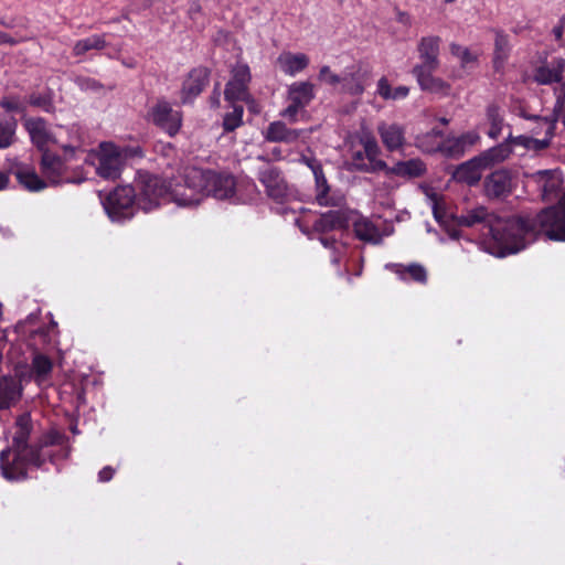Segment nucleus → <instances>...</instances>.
<instances>
[{"label":"nucleus","instance_id":"f257e3e1","mask_svg":"<svg viewBox=\"0 0 565 565\" xmlns=\"http://www.w3.org/2000/svg\"><path fill=\"white\" fill-rule=\"evenodd\" d=\"M183 184L173 191L177 204L191 206L199 204L205 196L217 200L231 198L235 192V179L227 173L186 167L182 174Z\"/></svg>","mask_w":565,"mask_h":565},{"label":"nucleus","instance_id":"f03ea898","mask_svg":"<svg viewBox=\"0 0 565 565\" xmlns=\"http://www.w3.org/2000/svg\"><path fill=\"white\" fill-rule=\"evenodd\" d=\"M31 433V422L28 415H22L17 420V429L13 436V461L9 462L10 448L0 454V468L2 476L8 480H22L28 476V467L41 468L46 460L54 461V455L45 447L34 448L28 445Z\"/></svg>","mask_w":565,"mask_h":565},{"label":"nucleus","instance_id":"7ed1b4c3","mask_svg":"<svg viewBox=\"0 0 565 565\" xmlns=\"http://www.w3.org/2000/svg\"><path fill=\"white\" fill-rule=\"evenodd\" d=\"M381 148L367 129L356 132L350 140L348 160L351 170L373 173L387 168L381 158Z\"/></svg>","mask_w":565,"mask_h":565},{"label":"nucleus","instance_id":"20e7f679","mask_svg":"<svg viewBox=\"0 0 565 565\" xmlns=\"http://www.w3.org/2000/svg\"><path fill=\"white\" fill-rule=\"evenodd\" d=\"M179 184H183L182 177L180 180L173 179L167 182V179H162L158 175L148 172H138L136 179L138 189V193H136L137 207L149 212L158 207L163 201H173L177 203L173 191Z\"/></svg>","mask_w":565,"mask_h":565},{"label":"nucleus","instance_id":"39448f33","mask_svg":"<svg viewBox=\"0 0 565 565\" xmlns=\"http://www.w3.org/2000/svg\"><path fill=\"white\" fill-rule=\"evenodd\" d=\"M511 152L512 149L509 143H500L459 164L454 172V177L459 182L469 185L477 184L484 170L504 161Z\"/></svg>","mask_w":565,"mask_h":565},{"label":"nucleus","instance_id":"423d86ee","mask_svg":"<svg viewBox=\"0 0 565 565\" xmlns=\"http://www.w3.org/2000/svg\"><path fill=\"white\" fill-rule=\"evenodd\" d=\"M146 120L170 137H174L181 130L183 114L181 110L174 109L169 100L161 97L148 107Z\"/></svg>","mask_w":565,"mask_h":565},{"label":"nucleus","instance_id":"0eeeda50","mask_svg":"<svg viewBox=\"0 0 565 565\" xmlns=\"http://www.w3.org/2000/svg\"><path fill=\"white\" fill-rule=\"evenodd\" d=\"M136 192L130 185L116 188L103 201V206L113 221L129 220L135 214Z\"/></svg>","mask_w":565,"mask_h":565},{"label":"nucleus","instance_id":"6e6552de","mask_svg":"<svg viewBox=\"0 0 565 565\" xmlns=\"http://www.w3.org/2000/svg\"><path fill=\"white\" fill-rule=\"evenodd\" d=\"M564 109V96L561 94L555 100L553 113L551 117L540 118V120L546 126L545 138L536 139L529 136L513 137L511 134L508 136L507 141L509 143L520 145L526 149L543 150L548 147L550 141L554 135L556 122L561 119Z\"/></svg>","mask_w":565,"mask_h":565},{"label":"nucleus","instance_id":"1a4fd4ad","mask_svg":"<svg viewBox=\"0 0 565 565\" xmlns=\"http://www.w3.org/2000/svg\"><path fill=\"white\" fill-rule=\"evenodd\" d=\"M126 156L122 150L111 142H103L98 151L97 174L106 180H116L120 177L125 166Z\"/></svg>","mask_w":565,"mask_h":565},{"label":"nucleus","instance_id":"9d476101","mask_svg":"<svg viewBox=\"0 0 565 565\" xmlns=\"http://www.w3.org/2000/svg\"><path fill=\"white\" fill-rule=\"evenodd\" d=\"M372 79L369 65L355 62L341 73L340 90L350 96H361Z\"/></svg>","mask_w":565,"mask_h":565},{"label":"nucleus","instance_id":"9b49d317","mask_svg":"<svg viewBox=\"0 0 565 565\" xmlns=\"http://www.w3.org/2000/svg\"><path fill=\"white\" fill-rule=\"evenodd\" d=\"M231 79L226 84L224 96L228 102H249L248 83L250 72L247 64L236 63L231 70Z\"/></svg>","mask_w":565,"mask_h":565},{"label":"nucleus","instance_id":"f8f14e48","mask_svg":"<svg viewBox=\"0 0 565 565\" xmlns=\"http://www.w3.org/2000/svg\"><path fill=\"white\" fill-rule=\"evenodd\" d=\"M23 126L29 134L31 142L43 153L57 143V132H53L42 117H24Z\"/></svg>","mask_w":565,"mask_h":565},{"label":"nucleus","instance_id":"ddd939ff","mask_svg":"<svg viewBox=\"0 0 565 565\" xmlns=\"http://www.w3.org/2000/svg\"><path fill=\"white\" fill-rule=\"evenodd\" d=\"M258 180L265 186L266 193L270 199L282 203L290 198V189L278 168L266 167L260 169L258 171Z\"/></svg>","mask_w":565,"mask_h":565},{"label":"nucleus","instance_id":"4468645a","mask_svg":"<svg viewBox=\"0 0 565 565\" xmlns=\"http://www.w3.org/2000/svg\"><path fill=\"white\" fill-rule=\"evenodd\" d=\"M533 81L539 85L561 84L562 89L555 90L556 97L563 95L565 99V58L555 57L543 63L533 72Z\"/></svg>","mask_w":565,"mask_h":565},{"label":"nucleus","instance_id":"2eb2a0df","mask_svg":"<svg viewBox=\"0 0 565 565\" xmlns=\"http://www.w3.org/2000/svg\"><path fill=\"white\" fill-rule=\"evenodd\" d=\"M41 172L51 184L79 183L84 179L73 180L66 175L64 161L49 151L42 153Z\"/></svg>","mask_w":565,"mask_h":565},{"label":"nucleus","instance_id":"dca6fc26","mask_svg":"<svg viewBox=\"0 0 565 565\" xmlns=\"http://www.w3.org/2000/svg\"><path fill=\"white\" fill-rule=\"evenodd\" d=\"M530 178L536 184L544 201L555 199L564 182L562 172L558 169L539 170L532 173Z\"/></svg>","mask_w":565,"mask_h":565},{"label":"nucleus","instance_id":"f3484780","mask_svg":"<svg viewBox=\"0 0 565 565\" xmlns=\"http://www.w3.org/2000/svg\"><path fill=\"white\" fill-rule=\"evenodd\" d=\"M207 83L209 71L204 67L193 68L182 84L181 103H191L202 93Z\"/></svg>","mask_w":565,"mask_h":565},{"label":"nucleus","instance_id":"a211bd4d","mask_svg":"<svg viewBox=\"0 0 565 565\" xmlns=\"http://www.w3.org/2000/svg\"><path fill=\"white\" fill-rule=\"evenodd\" d=\"M512 191V178L508 170L493 171L484 180L486 195L493 199L504 198Z\"/></svg>","mask_w":565,"mask_h":565},{"label":"nucleus","instance_id":"6ab92c4d","mask_svg":"<svg viewBox=\"0 0 565 565\" xmlns=\"http://www.w3.org/2000/svg\"><path fill=\"white\" fill-rule=\"evenodd\" d=\"M377 134L388 151L399 150L404 146L405 129L399 124L382 121L377 125Z\"/></svg>","mask_w":565,"mask_h":565},{"label":"nucleus","instance_id":"aec40b11","mask_svg":"<svg viewBox=\"0 0 565 565\" xmlns=\"http://www.w3.org/2000/svg\"><path fill=\"white\" fill-rule=\"evenodd\" d=\"M437 68L438 67H427L426 64H418L413 68V74L423 90L437 93L448 89V85L443 79L433 76V73Z\"/></svg>","mask_w":565,"mask_h":565},{"label":"nucleus","instance_id":"412c9836","mask_svg":"<svg viewBox=\"0 0 565 565\" xmlns=\"http://www.w3.org/2000/svg\"><path fill=\"white\" fill-rule=\"evenodd\" d=\"M386 268L405 282L414 281L424 285L427 281L426 268L417 263H412L408 265L387 264Z\"/></svg>","mask_w":565,"mask_h":565},{"label":"nucleus","instance_id":"4be33fe9","mask_svg":"<svg viewBox=\"0 0 565 565\" xmlns=\"http://www.w3.org/2000/svg\"><path fill=\"white\" fill-rule=\"evenodd\" d=\"M57 139L56 146L61 147L65 153H74L83 145L82 128L76 124L60 127Z\"/></svg>","mask_w":565,"mask_h":565},{"label":"nucleus","instance_id":"5701e85b","mask_svg":"<svg viewBox=\"0 0 565 565\" xmlns=\"http://www.w3.org/2000/svg\"><path fill=\"white\" fill-rule=\"evenodd\" d=\"M301 130L290 129L284 121L277 120L268 125L266 130L263 131L265 140L270 142H287L291 143L298 140Z\"/></svg>","mask_w":565,"mask_h":565},{"label":"nucleus","instance_id":"b1692460","mask_svg":"<svg viewBox=\"0 0 565 565\" xmlns=\"http://www.w3.org/2000/svg\"><path fill=\"white\" fill-rule=\"evenodd\" d=\"M441 137L440 130L433 129L430 132L417 137L416 145L424 152L434 153L440 151L447 156H452V148L447 143V141H443Z\"/></svg>","mask_w":565,"mask_h":565},{"label":"nucleus","instance_id":"393cba45","mask_svg":"<svg viewBox=\"0 0 565 565\" xmlns=\"http://www.w3.org/2000/svg\"><path fill=\"white\" fill-rule=\"evenodd\" d=\"M22 387L19 381L12 376L0 379V409L13 406L20 399Z\"/></svg>","mask_w":565,"mask_h":565},{"label":"nucleus","instance_id":"a878e982","mask_svg":"<svg viewBox=\"0 0 565 565\" xmlns=\"http://www.w3.org/2000/svg\"><path fill=\"white\" fill-rule=\"evenodd\" d=\"M439 36H425L418 43V53L420 63L426 64L427 67H438L439 66Z\"/></svg>","mask_w":565,"mask_h":565},{"label":"nucleus","instance_id":"bb28decb","mask_svg":"<svg viewBox=\"0 0 565 565\" xmlns=\"http://www.w3.org/2000/svg\"><path fill=\"white\" fill-rule=\"evenodd\" d=\"M277 65L286 75L295 76L309 65V57L303 53L282 52L277 57Z\"/></svg>","mask_w":565,"mask_h":565},{"label":"nucleus","instance_id":"cd10ccee","mask_svg":"<svg viewBox=\"0 0 565 565\" xmlns=\"http://www.w3.org/2000/svg\"><path fill=\"white\" fill-rule=\"evenodd\" d=\"M315 98V86L309 82H296L288 87V100L307 107Z\"/></svg>","mask_w":565,"mask_h":565},{"label":"nucleus","instance_id":"c85d7f7f","mask_svg":"<svg viewBox=\"0 0 565 565\" xmlns=\"http://www.w3.org/2000/svg\"><path fill=\"white\" fill-rule=\"evenodd\" d=\"M344 215L340 211H328L318 217L313 223V230L320 234H327L331 231L342 228L344 226Z\"/></svg>","mask_w":565,"mask_h":565},{"label":"nucleus","instance_id":"c756f323","mask_svg":"<svg viewBox=\"0 0 565 565\" xmlns=\"http://www.w3.org/2000/svg\"><path fill=\"white\" fill-rule=\"evenodd\" d=\"M315 177V191H316V202L320 206H335L337 200L334 196L330 194L331 186L328 183V180L324 175L323 169L318 171Z\"/></svg>","mask_w":565,"mask_h":565},{"label":"nucleus","instance_id":"7c9ffc66","mask_svg":"<svg viewBox=\"0 0 565 565\" xmlns=\"http://www.w3.org/2000/svg\"><path fill=\"white\" fill-rule=\"evenodd\" d=\"M17 119L9 114H0V149L9 148L15 140Z\"/></svg>","mask_w":565,"mask_h":565},{"label":"nucleus","instance_id":"2f4dec72","mask_svg":"<svg viewBox=\"0 0 565 565\" xmlns=\"http://www.w3.org/2000/svg\"><path fill=\"white\" fill-rule=\"evenodd\" d=\"M356 237L361 241L379 244L382 239L379 228L367 218H359L353 225Z\"/></svg>","mask_w":565,"mask_h":565},{"label":"nucleus","instance_id":"473e14b6","mask_svg":"<svg viewBox=\"0 0 565 565\" xmlns=\"http://www.w3.org/2000/svg\"><path fill=\"white\" fill-rule=\"evenodd\" d=\"M425 170L426 167L422 160L411 159L397 162L390 172L404 178H416L424 174Z\"/></svg>","mask_w":565,"mask_h":565},{"label":"nucleus","instance_id":"72a5a7b5","mask_svg":"<svg viewBox=\"0 0 565 565\" xmlns=\"http://www.w3.org/2000/svg\"><path fill=\"white\" fill-rule=\"evenodd\" d=\"M18 181L30 191H40L46 186V183L30 167L21 166L15 171Z\"/></svg>","mask_w":565,"mask_h":565},{"label":"nucleus","instance_id":"f704fd0d","mask_svg":"<svg viewBox=\"0 0 565 565\" xmlns=\"http://www.w3.org/2000/svg\"><path fill=\"white\" fill-rule=\"evenodd\" d=\"M376 93L384 100H402L409 94V88L405 85L393 88L386 77H381L376 85Z\"/></svg>","mask_w":565,"mask_h":565},{"label":"nucleus","instance_id":"c9c22d12","mask_svg":"<svg viewBox=\"0 0 565 565\" xmlns=\"http://www.w3.org/2000/svg\"><path fill=\"white\" fill-rule=\"evenodd\" d=\"M510 45L508 35L501 31L495 32L493 66L501 70L509 56Z\"/></svg>","mask_w":565,"mask_h":565},{"label":"nucleus","instance_id":"e433bc0d","mask_svg":"<svg viewBox=\"0 0 565 565\" xmlns=\"http://www.w3.org/2000/svg\"><path fill=\"white\" fill-rule=\"evenodd\" d=\"M487 120L490 125V128L488 130V136L491 139H498L500 135L502 134V129L504 126V120L502 116V111L500 107L495 104H491L487 107Z\"/></svg>","mask_w":565,"mask_h":565},{"label":"nucleus","instance_id":"4c0bfd02","mask_svg":"<svg viewBox=\"0 0 565 565\" xmlns=\"http://www.w3.org/2000/svg\"><path fill=\"white\" fill-rule=\"evenodd\" d=\"M106 46L104 35L94 34L86 39L78 40L73 46V54L81 56L92 50H103Z\"/></svg>","mask_w":565,"mask_h":565},{"label":"nucleus","instance_id":"58836bf2","mask_svg":"<svg viewBox=\"0 0 565 565\" xmlns=\"http://www.w3.org/2000/svg\"><path fill=\"white\" fill-rule=\"evenodd\" d=\"M53 363L50 358L44 354H35L32 360V372L38 382L45 381L51 374Z\"/></svg>","mask_w":565,"mask_h":565},{"label":"nucleus","instance_id":"ea45409f","mask_svg":"<svg viewBox=\"0 0 565 565\" xmlns=\"http://www.w3.org/2000/svg\"><path fill=\"white\" fill-rule=\"evenodd\" d=\"M244 107L242 105H233L232 111L223 117V129L225 132H232L243 125Z\"/></svg>","mask_w":565,"mask_h":565},{"label":"nucleus","instance_id":"a19ab883","mask_svg":"<svg viewBox=\"0 0 565 565\" xmlns=\"http://www.w3.org/2000/svg\"><path fill=\"white\" fill-rule=\"evenodd\" d=\"M319 241L326 248L332 252L331 262L339 264L342 254L347 250L345 244L334 237L324 236L323 234L319 237Z\"/></svg>","mask_w":565,"mask_h":565},{"label":"nucleus","instance_id":"79ce46f5","mask_svg":"<svg viewBox=\"0 0 565 565\" xmlns=\"http://www.w3.org/2000/svg\"><path fill=\"white\" fill-rule=\"evenodd\" d=\"M450 52L454 56H456L461 66L466 67L477 61V54L472 53L468 47L461 46L456 43L450 44Z\"/></svg>","mask_w":565,"mask_h":565},{"label":"nucleus","instance_id":"37998d69","mask_svg":"<svg viewBox=\"0 0 565 565\" xmlns=\"http://www.w3.org/2000/svg\"><path fill=\"white\" fill-rule=\"evenodd\" d=\"M31 106L38 107L45 113H52L54 110V103L49 94L32 93L28 99Z\"/></svg>","mask_w":565,"mask_h":565},{"label":"nucleus","instance_id":"c03bdc74","mask_svg":"<svg viewBox=\"0 0 565 565\" xmlns=\"http://www.w3.org/2000/svg\"><path fill=\"white\" fill-rule=\"evenodd\" d=\"M0 106L8 113H19L23 116L26 113V105L19 96H7L0 100Z\"/></svg>","mask_w":565,"mask_h":565},{"label":"nucleus","instance_id":"a18cd8bd","mask_svg":"<svg viewBox=\"0 0 565 565\" xmlns=\"http://www.w3.org/2000/svg\"><path fill=\"white\" fill-rule=\"evenodd\" d=\"M477 140H479V136L476 132H467L462 136H460L457 139H449L447 140V143L452 148L454 154L459 153L463 151V148L466 146L473 145Z\"/></svg>","mask_w":565,"mask_h":565},{"label":"nucleus","instance_id":"49530a36","mask_svg":"<svg viewBox=\"0 0 565 565\" xmlns=\"http://www.w3.org/2000/svg\"><path fill=\"white\" fill-rule=\"evenodd\" d=\"M319 81L332 86H340L341 83V74L338 75L331 71V68L327 65L322 66L319 71L318 75Z\"/></svg>","mask_w":565,"mask_h":565},{"label":"nucleus","instance_id":"de8ad7c7","mask_svg":"<svg viewBox=\"0 0 565 565\" xmlns=\"http://www.w3.org/2000/svg\"><path fill=\"white\" fill-rule=\"evenodd\" d=\"M75 83L82 90H97L102 87L94 78L86 76H77Z\"/></svg>","mask_w":565,"mask_h":565},{"label":"nucleus","instance_id":"09e8293b","mask_svg":"<svg viewBox=\"0 0 565 565\" xmlns=\"http://www.w3.org/2000/svg\"><path fill=\"white\" fill-rule=\"evenodd\" d=\"M299 162L307 166L312 174H317L318 171L322 170L321 162L315 156L301 154Z\"/></svg>","mask_w":565,"mask_h":565},{"label":"nucleus","instance_id":"8fccbe9b","mask_svg":"<svg viewBox=\"0 0 565 565\" xmlns=\"http://www.w3.org/2000/svg\"><path fill=\"white\" fill-rule=\"evenodd\" d=\"M303 109L301 106L299 105H295V103L290 102V104L288 105L287 108H285L282 111H281V116L287 118L289 121L291 122H296L297 121V115L299 113V110Z\"/></svg>","mask_w":565,"mask_h":565},{"label":"nucleus","instance_id":"3c124183","mask_svg":"<svg viewBox=\"0 0 565 565\" xmlns=\"http://www.w3.org/2000/svg\"><path fill=\"white\" fill-rule=\"evenodd\" d=\"M115 470L110 466L104 467L99 473L98 479L100 482H107L114 477Z\"/></svg>","mask_w":565,"mask_h":565},{"label":"nucleus","instance_id":"603ef678","mask_svg":"<svg viewBox=\"0 0 565 565\" xmlns=\"http://www.w3.org/2000/svg\"><path fill=\"white\" fill-rule=\"evenodd\" d=\"M9 184V174L4 171H0V191L4 190Z\"/></svg>","mask_w":565,"mask_h":565},{"label":"nucleus","instance_id":"864d4df0","mask_svg":"<svg viewBox=\"0 0 565 565\" xmlns=\"http://www.w3.org/2000/svg\"><path fill=\"white\" fill-rule=\"evenodd\" d=\"M6 43L13 45V44H15V43H17V41H15V40H13V39H12L10 35H8L7 33H4V32H1V31H0V44H6Z\"/></svg>","mask_w":565,"mask_h":565},{"label":"nucleus","instance_id":"5fc2aeb1","mask_svg":"<svg viewBox=\"0 0 565 565\" xmlns=\"http://www.w3.org/2000/svg\"><path fill=\"white\" fill-rule=\"evenodd\" d=\"M200 12H201V7L196 2H193L189 9V14H190L191 19H194V17L196 14H199Z\"/></svg>","mask_w":565,"mask_h":565},{"label":"nucleus","instance_id":"6e6d98bb","mask_svg":"<svg viewBox=\"0 0 565 565\" xmlns=\"http://www.w3.org/2000/svg\"><path fill=\"white\" fill-rule=\"evenodd\" d=\"M270 154H271L275 159H277V160H279V159H281V158H282L281 149H280V148H278V147L273 148V150H271Z\"/></svg>","mask_w":565,"mask_h":565},{"label":"nucleus","instance_id":"4d7b16f0","mask_svg":"<svg viewBox=\"0 0 565 565\" xmlns=\"http://www.w3.org/2000/svg\"><path fill=\"white\" fill-rule=\"evenodd\" d=\"M1 24L4 25L6 28H14L15 26L13 20H10V21H7V22H1Z\"/></svg>","mask_w":565,"mask_h":565},{"label":"nucleus","instance_id":"13d9d810","mask_svg":"<svg viewBox=\"0 0 565 565\" xmlns=\"http://www.w3.org/2000/svg\"><path fill=\"white\" fill-rule=\"evenodd\" d=\"M449 236L452 238V239H457L459 238V232L454 230V231H450L449 232Z\"/></svg>","mask_w":565,"mask_h":565},{"label":"nucleus","instance_id":"bf43d9fd","mask_svg":"<svg viewBox=\"0 0 565 565\" xmlns=\"http://www.w3.org/2000/svg\"><path fill=\"white\" fill-rule=\"evenodd\" d=\"M258 160L264 161V162H268L269 158H268V156H258Z\"/></svg>","mask_w":565,"mask_h":565},{"label":"nucleus","instance_id":"052dcab7","mask_svg":"<svg viewBox=\"0 0 565 565\" xmlns=\"http://www.w3.org/2000/svg\"><path fill=\"white\" fill-rule=\"evenodd\" d=\"M434 214H435L436 220H439V214H438L436 206L434 207Z\"/></svg>","mask_w":565,"mask_h":565},{"label":"nucleus","instance_id":"680f3d73","mask_svg":"<svg viewBox=\"0 0 565 565\" xmlns=\"http://www.w3.org/2000/svg\"><path fill=\"white\" fill-rule=\"evenodd\" d=\"M67 456H68V451H66V450H65V451L63 452V457H64V458H66Z\"/></svg>","mask_w":565,"mask_h":565},{"label":"nucleus","instance_id":"e2e57ef3","mask_svg":"<svg viewBox=\"0 0 565 565\" xmlns=\"http://www.w3.org/2000/svg\"><path fill=\"white\" fill-rule=\"evenodd\" d=\"M456 0H445L446 3H452L455 2Z\"/></svg>","mask_w":565,"mask_h":565},{"label":"nucleus","instance_id":"0e129e2a","mask_svg":"<svg viewBox=\"0 0 565 565\" xmlns=\"http://www.w3.org/2000/svg\"><path fill=\"white\" fill-rule=\"evenodd\" d=\"M441 122H443V124H447V119L443 118V119H441Z\"/></svg>","mask_w":565,"mask_h":565}]
</instances>
